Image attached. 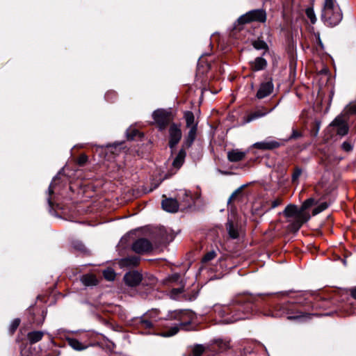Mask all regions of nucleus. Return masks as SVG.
I'll list each match as a JSON object with an SVG mask.
<instances>
[{
    "mask_svg": "<svg viewBox=\"0 0 356 356\" xmlns=\"http://www.w3.org/2000/svg\"><path fill=\"white\" fill-rule=\"evenodd\" d=\"M322 19L326 24L331 26H334L341 22L342 13L336 0H325Z\"/></svg>",
    "mask_w": 356,
    "mask_h": 356,
    "instance_id": "obj_1",
    "label": "nucleus"
},
{
    "mask_svg": "<svg viewBox=\"0 0 356 356\" xmlns=\"http://www.w3.org/2000/svg\"><path fill=\"white\" fill-rule=\"evenodd\" d=\"M283 214L286 218H293V221L290 224V229L293 232L298 231L310 218V215L307 212H303L301 208L298 209L294 204L288 205L284 210Z\"/></svg>",
    "mask_w": 356,
    "mask_h": 356,
    "instance_id": "obj_2",
    "label": "nucleus"
},
{
    "mask_svg": "<svg viewBox=\"0 0 356 356\" xmlns=\"http://www.w3.org/2000/svg\"><path fill=\"white\" fill-rule=\"evenodd\" d=\"M266 19V12L263 10H253L241 16L238 22L241 24H246L251 22H264Z\"/></svg>",
    "mask_w": 356,
    "mask_h": 356,
    "instance_id": "obj_3",
    "label": "nucleus"
},
{
    "mask_svg": "<svg viewBox=\"0 0 356 356\" xmlns=\"http://www.w3.org/2000/svg\"><path fill=\"white\" fill-rule=\"evenodd\" d=\"M274 90V85L271 79H267L261 82L257 90L256 97L261 99L273 93Z\"/></svg>",
    "mask_w": 356,
    "mask_h": 356,
    "instance_id": "obj_4",
    "label": "nucleus"
},
{
    "mask_svg": "<svg viewBox=\"0 0 356 356\" xmlns=\"http://www.w3.org/2000/svg\"><path fill=\"white\" fill-rule=\"evenodd\" d=\"M181 131L180 127L176 124H172L169 128V146L173 149L181 138Z\"/></svg>",
    "mask_w": 356,
    "mask_h": 356,
    "instance_id": "obj_5",
    "label": "nucleus"
},
{
    "mask_svg": "<svg viewBox=\"0 0 356 356\" xmlns=\"http://www.w3.org/2000/svg\"><path fill=\"white\" fill-rule=\"evenodd\" d=\"M330 128L335 129L337 134L341 136L346 135L348 132V124L341 116L337 117L331 122Z\"/></svg>",
    "mask_w": 356,
    "mask_h": 356,
    "instance_id": "obj_6",
    "label": "nucleus"
},
{
    "mask_svg": "<svg viewBox=\"0 0 356 356\" xmlns=\"http://www.w3.org/2000/svg\"><path fill=\"white\" fill-rule=\"evenodd\" d=\"M152 116L161 129H164L170 122V116L168 113L162 109H159L154 111Z\"/></svg>",
    "mask_w": 356,
    "mask_h": 356,
    "instance_id": "obj_7",
    "label": "nucleus"
},
{
    "mask_svg": "<svg viewBox=\"0 0 356 356\" xmlns=\"http://www.w3.org/2000/svg\"><path fill=\"white\" fill-rule=\"evenodd\" d=\"M132 249L137 253H144L152 250L151 243L145 238H140L132 245Z\"/></svg>",
    "mask_w": 356,
    "mask_h": 356,
    "instance_id": "obj_8",
    "label": "nucleus"
},
{
    "mask_svg": "<svg viewBox=\"0 0 356 356\" xmlns=\"http://www.w3.org/2000/svg\"><path fill=\"white\" fill-rule=\"evenodd\" d=\"M124 282L127 284L131 286H134L141 282L142 275L136 271L129 272L125 274L124 277Z\"/></svg>",
    "mask_w": 356,
    "mask_h": 356,
    "instance_id": "obj_9",
    "label": "nucleus"
},
{
    "mask_svg": "<svg viewBox=\"0 0 356 356\" xmlns=\"http://www.w3.org/2000/svg\"><path fill=\"white\" fill-rule=\"evenodd\" d=\"M280 143L273 140H266L262 142H258L253 145V146L259 149H273L280 147Z\"/></svg>",
    "mask_w": 356,
    "mask_h": 356,
    "instance_id": "obj_10",
    "label": "nucleus"
},
{
    "mask_svg": "<svg viewBox=\"0 0 356 356\" xmlns=\"http://www.w3.org/2000/svg\"><path fill=\"white\" fill-rule=\"evenodd\" d=\"M273 111V108H270L269 110H267L264 107H260L258 109H257L256 111H254V112L250 113L247 116V118L245 119V122H250L253 121V120H256L257 118L264 117V116H265L266 115H267L268 113H270Z\"/></svg>",
    "mask_w": 356,
    "mask_h": 356,
    "instance_id": "obj_11",
    "label": "nucleus"
},
{
    "mask_svg": "<svg viewBox=\"0 0 356 356\" xmlns=\"http://www.w3.org/2000/svg\"><path fill=\"white\" fill-rule=\"evenodd\" d=\"M163 209L170 213H175L178 211L179 204L175 199L167 198L162 201Z\"/></svg>",
    "mask_w": 356,
    "mask_h": 356,
    "instance_id": "obj_12",
    "label": "nucleus"
},
{
    "mask_svg": "<svg viewBox=\"0 0 356 356\" xmlns=\"http://www.w3.org/2000/svg\"><path fill=\"white\" fill-rule=\"evenodd\" d=\"M140 258L137 256L127 257L122 259L119 264L122 268H134L139 264Z\"/></svg>",
    "mask_w": 356,
    "mask_h": 356,
    "instance_id": "obj_13",
    "label": "nucleus"
},
{
    "mask_svg": "<svg viewBox=\"0 0 356 356\" xmlns=\"http://www.w3.org/2000/svg\"><path fill=\"white\" fill-rule=\"evenodd\" d=\"M245 152L239 149H233L228 152L227 158L231 162H237L243 160L245 156Z\"/></svg>",
    "mask_w": 356,
    "mask_h": 356,
    "instance_id": "obj_14",
    "label": "nucleus"
},
{
    "mask_svg": "<svg viewBox=\"0 0 356 356\" xmlns=\"http://www.w3.org/2000/svg\"><path fill=\"white\" fill-rule=\"evenodd\" d=\"M186 156V151L184 149H181L172 162V166L176 169V170H179L181 167L184 162Z\"/></svg>",
    "mask_w": 356,
    "mask_h": 356,
    "instance_id": "obj_15",
    "label": "nucleus"
},
{
    "mask_svg": "<svg viewBox=\"0 0 356 356\" xmlns=\"http://www.w3.org/2000/svg\"><path fill=\"white\" fill-rule=\"evenodd\" d=\"M266 65L267 62L264 58L257 57L250 63V67L254 71H259L264 69Z\"/></svg>",
    "mask_w": 356,
    "mask_h": 356,
    "instance_id": "obj_16",
    "label": "nucleus"
},
{
    "mask_svg": "<svg viewBox=\"0 0 356 356\" xmlns=\"http://www.w3.org/2000/svg\"><path fill=\"white\" fill-rule=\"evenodd\" d=\"M190 130L188 131L186 140V144L188 147H190L193 141L195 140L197 135V125H193L191 127H189Z\"/></svg>",
    "mask_w": 356,
    "mask_h": 356,
    "instance_id": "obj_17",
    "label": "nucleus"
},
{
    "mask_svg": "<svg viewBox=\"0 0 356 356\" xmlns=\"http://www.w3.org/2000/svg\"><path fill=\"white\" fill-rule=\"evenodd\" d=\"M81 282L85 286H93L97 284V280L93 275H85L81 277Z\"/></svg>",
    "mask_w": 356,
    "mask_h": 356,
    "instance_id": "obj_18",
    "label": "nucleus"
},
{
    "mask_svg": "<svg viewBox=\"0 0 356 356\" xmlns=\"http://www.w3.org/2000/svg\"><path fill=\"white\" fill-rule=\"evenodd\" d=\"M43 332L40 331H34L28 334V339L31 343H35L42 339Z\"/></svg>",
    "mask_w": 356,
    "mask_h": 356,
    "instance_id": "obj_19",
    "label": "nucleus"
},
{
    "mask_svg": "<svg viewBox=\"0 0 356 356\" xmlns=\"http://www.w3.org/2000/svg\"><path fill=\"white\" fill-rule=\"evenodd\" d=\"M68 344L76 350H83L86 348V346L82 344L76 339H68Z\"/></svg>",
    "mask_w": 356,
    "mask_h": 356,
    "instance_id": "obj_20",
    "label": "nucleus"
},
{
    "mask_svg": "<svg viewBox=\"0 0 356 356\" xmlns=\"http://www.w3.org/2000/svg\"><path fill=\"white\" fill-rule=\"evenodd\" d=\"M227 229L229 235L232 238H236L238 237V232L236 227H234V224L231 221H228L227 223Z\"/></svg>",
    "mask_w": 356,
    "mask_h": 356,
    "instance_id": "obj_21",
    "label": "nucleus"
},
{
    "mask_svg": "<svg viewBox=\"0 0 356 356\" xmlns=\"http://www.w3.org/2000/svg\"><path fill=\"white\" fill-rule=\"evenodd\" d=\"M180 192L181 193H180L179 195H182L184 197V200H183L184 207H186L191 206V204L192 203V197H191V193L188 192L185 190L181 191Z\"/></svg>",
    "mask_w": 356,
    "mask_h": 356,
    "instance_id": "obj_22",
    "label": "nucleus"
},
{
    "mask_svg": "<svg viewBox=\"0 0 356 356\" xmlns=\"http://www.w3.org/2000/svg\"><path fill=\"white\" fill-rule=\"evenodd\" d=\"M184 118L186 120L187 127H191L193 125H197V124H195V117L191 111L185 112Z\"/></svg>",
    "mask_w": 356,
    "mask_h": 356,
    "instance_id": "obj_23",
    "label": "nucleus"
},
{
    "mask_svg": "<svg viewBox=\"0 0 356 356\" xmlns=\"http://www.w3.org/2000/svg\"><path fill=\"white\" fill-rule=\"evenodd\" d=\"M179 327L177 325H174L170 328L169 330L163 332L161 335L165 337H172L176 334L179 332Z\"/></svg>",
    "mask_w": 356,
    "mask_h": 356,
    "instance_id": "obj_24",
    "label": "nucleus"
},
{
    "mask_svg": "<svg viewBox=\"0 0 356 356\" xmlns=\"http://www.w3.org/2000/svg\"><path fill=\"white\" fill-rule=\"evenodd\" d=\"M103 275L105 279L108 281H113L115 277V273L114 270L111 268H107L104 270L103 272Z\"/></svg>",
    "mask_w": 356,
    "mask_h": 356,
    "instance_id": "obj_25",
    "label": "nucleus"
},
{
    "mask_svg": "<svg viewBox=\"0 0 356 356\" xmlns=\"http://www.w3.org/2000/svg\"><path fill=\"white\" fill-rule=\"evenodd\" d=\"M147 316H145L140 321V325L144 328H151L153 326V321L147 318Z\"/></svg>",
    "mask_w": 356,
    "mask_h": 356,
    "instance_id": "obj_26",
    "label": "nucleus"
},
{
    "mask_svg": "<svg viewBox=\"0 0 356 356\" xmlns=\"http://www.w3.org/2000/svg\"><path fill=\"white\" fill-rule=\"evenodd\" d=\"M328 207V204L327 202H322L321 203L318 207H316L315 209H314L312 211L313 216H316L321 212L323 211Z\"/></svg>",
    "mask_w": 356,
    "mask_h": 356,
    "instance_id": "obj_27",
    "label": "nucleus"
},
{
    "mask_svg": "<svg viewBox=\"0 0 356 356\" xmlns=\"http://www.w3.org/2000/svg\"><path fill=\"white\" fill-rule=\"evenodd\" d=\"M306 15L312 24H314L316 21V17L314 11L312 8H308L306 9Z\"/></svg>",
    "mask_w": 356,
    "mask_h": 356,
    "instance_id": "obj_28",
    "label": "nucleus"
},
{
    "mask_svg": "<svg viewBox=\"0 0 356 356\" xmlns=\"http://www.w3.org/2000/svg\"><path fill=\"white\" fill-rule=\"evenodd\" d=\"M253 47L257 49H266L268 46L266 43L260 40H255L252 42Z\"/></svg>",
    "mask_w": 356,
    "mask_h": 356,
    "instance_id": "obj_29",
    "label": "nucleus"
},
{
    "mask_svg": "<svg viewBox=\"0 0 356 356\" xmlns=\"http://www.w3.org/2000/svg\"><path fill=\"white\" fill-rule=\"evenodd\" d=\"M314 202L313 198L306 200L301 206V209L303 212H306L305 210L309 208Z\"/></svg>",
    "mask_w": 356,
    "mask_h": 356,
    "instance_id": "obj_30",
    "label": "nucleus"
},
{
    "mask_svg": "<svg viewBox=\"0 0 356 356\" xmlns=\"http://www.w3.org/2000/svg\"><path fill=\"white\" fill-rule=\"evenodd\" d=\"M204 350V348L202 345H197L193 348V355L200 356Z\"/></svg>",
    "mask_w": 356,
    "mask_h": 356,
    "instance_id": "obj_31",
    "label": "nucleus"
},
{
    "mask_svg": "<svg viewBox=\"0 0 356 356\" xmlns=\"http://www.w3.org/2000/svg\"><path fill=\"white\" fill-rule=\"evenodd\" d=\"M218 346L219 348L222 350H225L229 348V341H223L221 339H219L216 341Z\"/></svg>",
    "mask_w": 356,
    "mask_h": 356,
    "instance_id": "obj_32",
    "label": "nucleus"
},
{
    "mask_svg": "<svg viewBox=\"0 0 356 356\" xmlns=\"http://www.w3.org/2000/svg\"><path fill=\"white\" fill-rule=\"evenodd\" d=\"M216 256V252L214 251H211V252L207 253L204 256V257L202 258V261L203 262H208V261L213 259Z\"/></svg>",
    "mask_w": 356,
    "mask_h": 356,
    "instance_id": "obj_33",
    "label": "nucleus"
},
{
    "mask_svg": "<svg viewBox=\"0 0 356 356\" xmlns=\"http://www.w3.org/2000/svg\"><path fill=\"white\" fill-rule=\"evenodd\" d=\"M346 110L347 113L356 115V102L348 105Z\"/></svg>",
    "mask_w": 356,
    "mask_h": 356,
    "instance_id": "obj_34",
    "label": "nucleus"
},
{
    "mask_svg": "<svg viewBox=\"0 0 356 356\" xmlns=\"http://www.w3.org/2000/svg\"><path fill=\"white\" fill-rule=\"evenodd\" d=\"M241 192L242 191L241 188H238L237 190H236L229 197L228 203L229 204L231 202L236 200L238 196L241 195Z\"/></svg>",
    "mask_w": 356,
    "mask_h": 356,
    "instance_id": "obj_35",
    "label": "nucleus"
},
{
    "mask_svg": "<svg viewBox=\"0 0 356 356\" xmlns=\"http://www.w3.org/2000/svg\"><path fill=\"white\" fill-rule=\"evenodd\" d=\"M342 149L346 151V152H350L353 149V145H351L350 143L348 142H343L342 145Z\"/></svg>",
    "mask_w": 356,
    "mask_h": 356,
    "instance_id": "obj_36",
    "label": "nucleus"
},
{
    "mask_svg": "<svg viewBox=\"0 0 356 356\" xmlns=\"http://www.w3.org/2000/svg\"><path fill=\"white\" fill-rule=\"evenodd\" d=\"M19 323H20V320L19 318H16L13 321V322L11 323V325H10V329H11L12 332H14L17 328Z\"/></svg>",
    "mask_w": 356,
    "mask_h": 356,
    "instance_id": "obj_37",
    "label": "nucleus"
},
{
    "mask_svg": "<svg viewBox=\"0 0 356 356\" xmlns=\"http://www.w3.org/2000/svg\"><path fill=\"white\" fill-rule=\"evenodd\" d=\"M88 161V157L85 154H82L81 155L79 159H78V163L81 165H83L84 163H86Z\"/></svg>",
    "mask_w": 356,
    "mask_h": 356,
    "instance_id": "obj_38",
    "label": "nucleus"
},
{
    "mask_svg": "<svg viewBox=\"0 0 356 356\" xmlns=\"http://www.w3.org/2000/svg\"><path fill=\"white\" fill-rule=\"evenodd\" d=\"M302 172L300 169H297L293 174L292 179L293 181H296L298 179V177L300 176Z\"/></svg>",
    "mask_w": 356,
    "mask_h": 356,
    "instance_id": "obj_39",
    "label": "nucleus"
},
{
    "mask_svg": "<svg viewBox=\"0 0 356 356\" xmlns=\"http://www.w3.org/2000/svg\"><path fill=\"white\" fill-rule=\"evenodd\" d=\"M281 203H282L281 199L277 198L272 202L271 207L275 208V207H278L280 204H281Z\"/></svg>",
    "mask_w": 356,
    "mask_h": 356,
    "instance_id": "obj_40",
    "label": "nucleus"
},
{
    "mask_svg": "<svg viewBox=\"0 0 356 356\" xmlns=\"http://www.w3.org/2000/svg\"><path fill=\"white\" fill-rule=\"evenodd\" d=\"M245 317H236V318H234L232 320H225V323H234L235 321H237L240 319H244Z\"/></svg>",
    "mask_w": 356,
    "mask_h": 356,
    "instance_id": "obj_41",
    "label": "nucleus"
},
{
    "mask_svg": "<svg viewBox=\"0 0 356 356\" xmlns=\"http://www.w3.org/2000/svg\"><path fill=\"white\" fill-rule=\"evenodd\" d=\"M299 314H300L297 315V316H288V319H296V318H298L302 316V314L301 312H300Z\"/></svg>",
    "mask_w": 356,
    "mask_h": 356,
    "instance_id": "obj_42",
    "label": "nucleus"
},
{
    "mask_svg": "<svg viewBox=\"0 0 356 356\" xmlns=\"http://www.w3.org/2000/svg\"><path fill=\"white\" fill-rule=\"evenodd\" d=\"M351 296L356 299V287L351 290Z\"/></svg>",
    "mask_w": 356,
    "mask_h": 356,
    "instance_id": "obj_43",
    "label": "nucleus"
},
{
    "mask_svg": "<svg viewBox=\"0 0 356 356\" xmlns=\"http://www.w3.org/2000/svg\"><path fill=\"white\" fill-rule=\"evenodd\" d=\"M49 193L51 195L54 193L53 184L51 183L48 189Z\"/></svg>",
    "mask_w": 356,
    "mask_h": 356,
    "instance_id": "obj_44",
    "label": "nucleus"
},
{
    "mask_svg": "<svg viewBox=\"0 0 356 356\" xmlns=\"http://www.w3.org/2000/svg\"><path fill=\"white\" fill-rule=\"evenodd\" d=\"M321 123L320 122H316V132L318 131L320 129Z\"/></svg>",
    "mask_w": 356,
    "mask_h": 356,
    "instance_id": "obj_45",
    "label": "nucleus"
}]
</instances>
